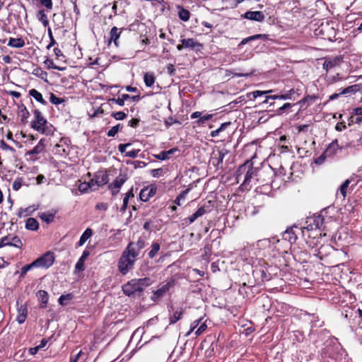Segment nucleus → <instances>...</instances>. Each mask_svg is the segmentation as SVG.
Returning a JSON list of instances; mask_svg holds the SVG:
<instances>
[{"mask_svg":"<svg viewBox=\"0 0 362 362\" xmlns=\"http://www.w3.org/2000/svg\"><path fill=\"white\" fill-rule=\"evenodd\" d=\"M270 170H258L252 167V164H248V163H245L243 165H240L237 171V179H240V176L245 173L244 177V180L240 185L242 189H249L250 187L249 185L252 179H256L257 182L259 183L267 182V180L265 178L262 179V176L265 174H270Z\"/></svg>","mask_w":362,"mask_h":362,"instance_id":"f257e3e1","label":"nucleus"},{"mask_svg":"<svg viewBox=\"0 0 362 362\" xmlns=\"http://www.w3.org/2000/svg\"><path fill=\"white\" fill-rule=\"evenodd\" d=\"M152 283L153 281L149 277L133 279L123 285L122 291L128 296L139 295Z\"/></svg>","mask_w":362,"mask_h":362,"instance_id":"f03ea898","label":"nucleus"},{"mask_svg":"<svg viewBox=\"0 0 362 362\" xmlns=\"http://www.w3.org/2000/svg\"><path fill=\"white\" fill-rule=\"evenodd\" d=\"M137 257L136 255L132 254V252L127 247L124 249L118 261V269L122 275L127 274L134 268Z\"/></svg>","mask_w":362,"mask_h":362,"instance_id":"7ed1b4c3","label":"nucleus"},{"mask_svg":"<svg viewBox=\"0 0 362 362\" xmlns=\"http://www.w3.org/2000/svg\"><path fill=\"white\" fill-rule=\"evenodd\" d=\"M175 284V280L173 278L168 279L164 285L153 292L151 299L154 302L158 301L162 297L169 292L170 289L173 288Z\"/></svg>","mask_w":362,"mask_h":362,"instance_id":"20e7f679","label":"nucleus"},{"mask_svg":"<svg viewBox=\"0 0 362 362\" xmlns=\"http://www.w3.org/2000/svg\"><path fill=\"white\" fill-rule=\"evenodd\" d=\"M35 120L32 122V127L40 133H45L47 120L42 115L39 110L34 111Z\"/></svg>","mask_w":362,"mask_h":362,"instance_id":"39448f33","label":"nucleus"},{"mask_svg":"<svg viewBox=\"0 0 362 362\" xmlns=\"http://www.w3.org/2000/svg\"><path fill=\"white\" fill-rule=\"evenodd\" d=\"M54 262V257L52 253L47 252L35 259L33 263L35 267L49 268Z\"/></svg>","mask_w":362,"mask_h":362,"instance_id":"423d86ee","label":"nucleus"},{"mask_svg":"<svg viewBox=\"0 0 362 362\" xmlns=\"http://www.w3.org/2000/svg\"><path fill=\"white\" fill-rule=\"evenodd\" d=\"M4 246H13L21 248L23 246V243L18 236L9 235L2 238L0 240V247Z\"/></svg>","mask_w":362,"mask_h":362,"instance_id":"0eeeda50","label":"nucleus"},{"mask_svg":"<svg viewBox=\"0 0 362 362\" xmlns=\"http://www.w3.org/2000/svg\"><path fill=\"white\" fill-rule=\"evenodd\" d=\"M127 175L119 174L113 181V182L108 186L113 196L116 195L119 192L121 187L127 181Z\"/></svg>","mask_w":362,"mask_h":362,"instance_id":"6e6552de","label":"nucleus"},{"mask_svg":"<svg viewBox=\"0 0 362 362\" xmlns=\"http://www.w3.org/2000/svg\"><path fill=\"white\" fill-rule=\"evenodd\" d=\"M342 62L341 56H336L334 57H329L325 59L323 63V69L327 72L332 68L339 66Z\"/></svg>","mask_w":362,"mask_h":362,"instance_id":"1a4fd4ad","label":"nucleus"},{"mask_svg":"<svg viewBox=\"0 0 362 362\" xmlns=\"http://www.w3.org/2000/svg\"><path fill=\"white\" fill-rule=\"evenodd\" d=\"M45 139H42L33 149L26 152L25 156H29V158L30 160H36V157H35L34 156H36L42 153L45 150Z\"/></svg>","mask_w":362,"mask_h":362,"instance_id":"9d476101","label":"nucleus"},{"mask_svg":"<svg viewBox=\"0 0 362 362\" xmlns=\"http://www.w3.org/2000/svg\"><path fill=\"white\" fill-rule=\"evenodd\" d=\"M145 247V241L139 238L136 243L130 242L127 248L132 252V254L139 256L140 251Z\"/></svg>","mask_w":362,"mask_h":362,"instance_id":"9b49d317","label":"nucleus"},{"mask_svg":"<svg viewBox=\"0 0 362 362\" xmlns=\"http://www.w3.org/2000/svg\"><path fill=\"white\" fill-rule=\"evenodd\" d=\"M122 29H119L117 27L112 28L110 32V38L108 40V45H110L112 42L114 43L115 47H119V38L121 35Z\"/></svg>","mask_w":362,"mask_h":362,"instance_id":"f8f14e48","label":"nucleus"},{"mask_svg":"<svg viewBox=\"0 0 362 362\" xmlns=\"http://www.w3.org/2000/svg\"><path fill=\"white\" fill-rule=\"evenodd\" d=\"M181 42L182 43V47L186 49L199 50L202 47V45L194 38L182 39Z\"/></svg>","mask_w":362,"mask_h":362,"instance_id":"ddd939ff","label":"nucleus"},{"mask_svg":"<svg viewBox=\"0 0 362 362\" xmlns=\"http://www.w3.org/2000/svg\"><path fill=\"white\" fill-rule=\"evenodd\" d=\"M243 18L251 20V21H255L258 22H262L264 20V14L262 11H247L244 13L243 16Z\"/></svg>","mask_w":362,"mask_h":362,"instance_id":"4468645a","label":"nucleus"},{"mask_svg":"<svg viewBox=\"0 0 362 362\" xmlns=\"http://www.w3.org/2000/svg\"><path fill=\"white\" fill-rule=\"evenodd\" d=\"M156 189L153 187H145L139 193V197L141 201L147 202L149 199L156 194Z\"/></svg>","mask_w":362,"mask_h":362,"instance_id":"2eb2a0df","label":"nucleus"},{"mask_svg":"<svg viewBox=\"0 0 362 362\" xmlns=\"http://www.w3.org/2000/svg\"><path fill=\"white\" fill-rule=\"evenodd\" d=\"M108 175L104 172H97L94 175V182L96 187L103 186L108 182Z\"/></svg>","mask_w":362,"mask_h":362,"instance_id":"dca6fc26","label":"nucleus"},{"mask_svg":"<svg viewBox=\"0 0 362 362\" xmlns=\"http://www.w3.org/2000/svg\"><path fill=\"white\" fill-rule=\"evenodd\" d=\"M17 313L16 321L19 324H23L25 321L28 315L27 306L25 305H21L18 308Z\"/></svg>","mask_w":362,"mask_h":362,"instance_id":"f3484780","label":"nucleus"},{"mask_svg":"<svg viewBox=\"0 0 362 362\" xmlns=\"http://www.w3.org/2000/svg\"><path fill=\"white\" fill-rule=\"evenodd\" d=\"M283 240L289 242L291 244L295 243L297 240V235L293 231V228H287L282 234Z\"/></svg>","mask_w":362,"mask_h":362,"instance_id":"a211bd4d","label":"nucleus"},{"mask_svg":"<svg viewBox=\"0 0 362 362\" xmlns=\"http://www.w3.org/2000/svg\"><path fill=\"white\" fill-rule=\"evenodd\" d=\"M90 255V252L88 250L86 249L81 257L77 261L75 265V271L76 272H81L84 270V262L86 258Z\"/></svg>","mask_w":362,"mask_h":362,"instance_id":"6ab92c4d","label":"nucleus"},{"mask_svg":"<svg viewBox=\"0 0 362 362\" xmlns=\"http://www.w3.org/2000/svg\"><path fill=\"white\" fill-rule=\"evenodd\" d=\"M339 149V146L338 144L337 139L332 141V143L329 144L327 147L325 152L328 156V157L332 158L335 156L337 153V151Z\"/></svg>","mask_w":362,"mask_h":362,"instance_id":"aec40b11","label":"nucleus"},{"mask_svg":"<svg viewBox=\"0 0 362 362\" xmlns=\"http://www.w3.org/2000/svg\"><path fill=\"white\" fill-rule=\"evenodd\" d=\"M300 94L297 90L293 88L286 91L284 93L279 94V100H296L299 97Z\"/></svg>","mask_w":362,"mask_h":362,"instance_id":"412c9836","label":"nucleus"},{"mask_svg":"<svg viewBox=\"0 0 362 362\" xmlns=\"http://www.w3.org/2000/svg\"><path fill=\"white\" fill-rule=\"evenodd\" d=\"M179 150L177 148H173L168 151H163L160 152L158 154L155 155V157L160 160H165L169 159L175 152H177Z\"/></svg>","mask_w":362,"mask_h":362,"instance_id":"4be33fe9","label":"nucleus"},{"mask_svg":"<svg viewBox=\"0 0 362 362\" xmlns=\"http://www.w3.org/2000/svg\"><path fill=\"white\" fill-rule=\"evenodd\" d=\"M37 296L38 298L39 301L41 303L40 308H46L49 300L48 293L44 290H40L37 293Z\"/></svg>","mask_w":362,"mask_h":362,"instance_id":"5701e85b","label":"nucleus"},{"mask_svg":"<svg viewBox=\"0 0 362 362\" xmlns=\"http://www.w3.org/2000/svg\"><path fill=\"white\" fill-rule=\"evenodd\" d=\"M93 235L92 229L88 228L85 230V231L81 235L79 241L76 243V247H81L84 245L88 239H89Z\"/></svg>","mask_w":362,"mask_h":362,"instance_id":"b1692460","label":"nucleus"},{"mask_svg":"<svg viewBox=\"0 0 362 362\" xmlns=\"http://www.w3.org/2000/svg\"><path fill=\"white\" fill-rule=\"evenodd\" d=\"M8 46L14 47V48H21L25 45V41L21 37L19 38H13L10 37L8 39Z\"/></svg>","mask_w":362,"mask_h":362,"instance_id":"393cba45","label":"nucleus"},{"mask_svg":"<svg viewBox=\"0 0 362 362\" xmlns=\"http://www.w3.org/2000/svg\"><path fill=\"white\" fill-rule=\"evenodd\" d=\"M183 315L182 308L177 309L173 315H170L169 317V325H173L176 323L178 320H180Z\"/></svg>","mask_w":362,"mask_h":362,"instance_id":"a878e982","label":"nucleus"},{"mask_svg":"<svg viewBox=\"0 0 362 362\" xmlns=\"http://www.w3.org/2000/svg\"><path fill=\"white\" fill-rule=\"evenodd\" d=\"M177 10H178V13H177L178 17L180 18V20L186 22L189 19L190 13L187 9L184 8L181 6H178Z\"/></svg>","mask_w":362,"mask_h":362,"instance_id":"bb28decb","label":"nucleus"},{"mask_svg":"<svg viewBox=\"0 0 362 362\" xmlns=\"http://www.w3.org/2000/svg\"><path fill=\"white\" fill-rule=\"evenodd\" d=\"M29 95L42 105H47V102L44 100L42 95L36 89L33 88L30 90Z\"/></svg>","mask_w":362,"mask_h":362,"instance_id":"cd10ccee","label":"nucleus"},{"mask_svg":"<svg viewBox=\"0 0 362 362\" xmlns=\"http://www.w3.org/2000/svg\"><path fill=\"white\" fill-rule=\"evenodd\" d=\"M32 74L35 76L40 78V79L45 81H47V73L45 71L42 70V68L39 66L35 67L32 71Z\"/></svg>","mask_w":362,"mask_h":362,"instance_id":"c85d7f7f","label":"nucleus"},{"mask_svg":"<svg viewBox=\"0 0 362 362\" xmlns=\"http://www.w3.org/2000/svg\"><path fill=\"white\" fill-rule=\"evenodd\" d=\"M144 81L146 86L152 87L155 83L156 77L152 72H147L144 74Z\"/></svg>","mask_w":362,"mask_h":362,"instance_id":"c756f323","label":"nucleus"},{"mask_svg":"<svg viewBox=\"0 0 362 362\" xmlns=\"http://www.w3.org/2000/svg\"><path fill=\"white\" fill-rule=\"evenodd\" d=\"M25 228L30 230H37L39 228V223L35 218H28L26 221Z\"/></svg>","mask_w":362,"mask_h":362,"instance_id":"7c9ffc66","label":"nucleus"},{"mask_svg":"<svg viewBox=\"0 0 362 362\" xmlns=\"http://www.w3.org/2000/svg\"><path fill=\"white\" fill-rule=\"evenodd\" d=\"M192 185L190 184L189 186H188V188L186 189L185 190L182 191L177 197L176 199H175L174 201V203L177 205V206H180L181 205V200L182 199H185L187 195V194L189 193V192L192 189Z\"/></svg>","mask_w":362,"mask_h":362,"instance_id":"2f4dec72","label":"nucleus"},{"mask_svg":"<svg viewBox=\"0 0 362 362\" xmlns=\"http://www.w3.org/2000/svg\"><path fill=\"white\" fill-rule=\"evenodd\" d=\"M337 343L334 339H330L327 340L325 342L326 347L325 348V350L323 351V353L325 356L328 357H333V352L330 350L329 347L333 346L334 345H336Z\"/></svg>","mask_w":362,"mask_h":362,"instance_id":"473e14b6","label":"nucleus"},{"mask_svg":"<svg viewBox=\"0 0 362 362\" xmlns=\"http://www.w3.org/2000/svg\"><path fill=\"white\" fill-rule=\"evenodd\" d=\"M56 213L43 212L41 213L39 217L45 223H50L54 221Z\"/></svg>","mask_w":362,"mask_h":362,"instance_id":"72a5a7b5","label":"nucleus"},{"mask_svg":"<svg viewBox=\"0 0 362 362\" xmlns=\"http://www.w3.org/2000/svg\"><path fill=\"white\" fill-rule=\"evenodd\" d=\"M325 218L322 216L318 215L313 218V225L315 228L321 230L324 223ZM325 230V228H322Z\"/></svg>","mask_w":362,"mask_h":362,"instance_id":"f704fd0d","label":"nucleus"},{"mask_svg":"<svg viewBox=\"0 0 362 362\" xmlns=\"http://www.w3.org/2000/svg\"><path fill=\"white\" fill-rule=\"evenodd\" d=\"M267 38V35H263V34H257V35H252V36H250L248 37H246V38H244L241 42H240V45H245L252 40H259V39H266Z\"/></svg>","mask_w":362,"mask_h":362,"instance_id":"c9c22d12","label":"nucleus"},{"mask_svg":"<svg viewBox=\"0 0 362 362\" xmlns=\"http://www.w3.org/2000/svg\"><path fill=\"white\" fill-rule=\"evenodd\" d=\"M37 19L43 24L45 27L49 25V21L47 19V16L43 10H40L37 12Z\"/></svg>","mask_w":362,"mask_h":362,"instance_id":"e433bc0d","label":"nucleus"},{"mask_svg":"<svg viewBox=\"0 0 362 362\" xmlns=\"http://www.w3.org/2000/svg\"><path fill=\"white\" fill-rule=\"evenodd\" d=\"M19 116L21 117V120L23 124H25L27 122V119L29 117L30 113L25 107H22L19 110L18 112Z\"/></svg>","mask_w":362,"mask_h":362,"instance_id":"4c0bfd02","label":"nucleus"},{"mask_svg":"<svg viewBox=\"0 0 362 362\" xmlns=\"http://www.w3.org/2000/svg\"><path fill=\"white\" fill-rule=\"evenodd\" d=\"M203 318L200 317L191 323L189 330L185 334V337H189L197 328L202 321Z\"/></svg>","mask_w":362,"mask_h":362,"instance_id":"58836bf2","label":"nucleus"},{"mask_svg":"<svg viewBox=\"0 0 362 362\" xmlns=\"http://www.w3.org/2000/svg\"><path fill=\"white\" fill-rule=\"evenodd\" d=\"M72 298H73V295L71 293L62 295L58 299V303L61 305L64 306V305H67V301L72 300Z\"/></svg>","mask_w":362,"mask_h":362,"instance_id":"ea45409f","label":"nucleus"},{"mask_svg":"<svg viewBox=\"0 0 362 362\" xmlns=\"http://www.w3.org/2000/svg\"><path fill=\"white\" fill-rule=\"evenodd\" d=\"M160 248V247L159 243H153L151 245V250L148 253V257L151 259L153 258L157 254V252L159 251Z\"/></svg>","mask_w":362,"mask_h":362,"instance_id":"a19ab883","label":"nucleus"},{"mask_svg":"<svg viewBox=\"0 0 362 362\" xmlns=\"http://www.w3.org/2000/svg\"><path fill=\"white\" fill-rule=\"evenodd\" d=\"M351 183V180L349 179L346 180L340 186L339 190L341 194L343 196L344 198L346 196V190L347 188Z\"/></svg>","mask_w":362,"mask_h":362,"instance_id":"79ce46f5","label":"nucleus"},{"mask_svg":"<svg viewBox=\"0 0 362 362\" xmlns=\"http://www.w3.org/2000/svg\"><path fill=\"white\" fill-rule=\"evenodd\" d=\"M317 97L315 95H307L302 100H299L298 104L303 105L304 103H308V105H310L311 103H314Z\"/></svg>","mask_w":362,"mask_h":362,"instance_id":"37998d69","label":"nucleus"},{"mask_svg":"<svg viewBox=\"0 0 362 362\" xmlns=\"http://www.w3.org/2000/svg\"><path fill=\"white\" fill-rule=\"evenodd\" d=\"M122 129V125L120 124H117L116 126L112 127L107 132V135L110 137L115 136L118 132Z\"/></svg>","mask_w":362,"mask_h":362,"instance_id":"c03bdc74","label":"nucleus"},{"mask_svg":"<svg viewBox=\"0 0 362 362\" xmlns=\"http://www.w3.org/2000/svg\"><path fill=\"white\" fill-rule=\"evenodd\" d=\"M212 114H206L203 116L201 115L200 118L196 122L198 126L204 125L206 121L212 119Z\"/></svg>","mask_w":362,"mask_h":362,"instance_id":"a18cd8bd","label":"nucleus"},{"mask_svg":"<svg viewBox=\"0 0 362 362\" xmlns=\"http://www.w3.org/2000/svg\"><path fill=\"white\" fill-rule=\"evenodd\" d=\"M34 267H35L33 262L30 264H26V265L23 266L21 270L20 277L21 278L24 277V276L26 274V273Z\"/></svg>","mask_w":362,"mask_h":362,"instance_id":"49530a36","label":"nucleus"},{"mask_svg":"<svg viewBox=\"0 0 362 362\" xmlns=\"http://www.w3.org/2000/svg\"><path fill=\"white\" fill-rule=\"evenodd\" d=\"M49 101L54 105H59L64 103V100L56 96L54 93H50Z\"/></svg>","mask_w":362,"mask_h":362,"instance_id":"de8ad7c7","label":"nucleus"},{"mask_svg":"<svg viewBox=\"0 0 362 362\" xmlns=\"http://www.w3.org/2000/svg\"><path fill=\"white\" fill-rule=\"evenodd\" d=\"M111 116L117 120H123L127 117V115L123 111H119V112H112L111 114Z\"/></svg>","mask_w":362,"mask_h":362,"instance_id":"09e8293b","label":"nucleus"},{"mask_svg":"<svg viewBox=\"0 0 362 362\" xmlns=\"http://www.w3.org/2000/svg\"><path fill=\"white\" fill-rule=\"evenodd\" d=\"M23 178L18 177L13 182V189L15 191H18L23 185Z\"/></svg>","mask_w":362,"mask_h":362,"instance_id":"8fccbe9b","label":"nucleus"},{"mask_svg":"<svg viewBox=\"0 0 362 362\" xmlns=\"http://www.w3.org/2000/svg\"><path fill=\"white\" fill-rule=\"evenodd\" d=\"M90 185L88 184L87 182H81V184H79L78 185V190L81 192V193H87L89 192L90 190Z\"/></svg>","mask_w":362,"mask_h":362,"instance_id":"3c124183","label":"nucleus"},{"mask_svg":"<svg viewBox=\"0 0 362 362\" xmlns=\"http://www.w3.org/2000/svg\"><path fill=\"white\" fill-rule=\"evenodd\" d=\"M150 173L153 177H160L163 176L164 173V170L162 168L152 169Z\"/></svg>","mask_w":362,"mask_h":362,"instance_id":"603ef678","label":"nucleus"},{"mask_svg":"<svg viewBox=\"0 0 362 362\" xmlns=\"http://www.w3.org/2000/svg\"><path fill=\"white\" fill-rule=\"evenodd\" d=\"M356 85L348 86V87L342 89L339 92V94L346 95V94L352 93L356 91Z\"/></svg>","mask_w":362,"mask_h":362,"instance_id":"864d4df0","label":"nucleus"},{"mask_svg":"<svg viewBox=\"0 0 362 362\" xmlns=\"http://www.w3.org/2000/svg\"><path fill=\"white\" fill-rule=\"evenodd\" d=\"M206 327H207V326L205 324V322H201L198 328L195 330L194 334H195L196 337L201 335L206 329Z\"/></svg>","mask_w":362,"mask_h":362,"instance_id":"5fc2aeb1","label":"nucleus"},{"mask_svg":"<svg viewBox=\"0 0 362 362\" xmlns=\"http://www.w3.org/2000/svg\"><path fill=\"white\" fill-rule=\"evenodd\" d=\"M45 64H47V67L49 69H53L58 70V71H63L64 69V68H62V67H59V66L55 65L54 64V62L49 59H47L45 62Z\"/></svg>","mask_w":362,"mask_h":362,"instance_id":"6e6d98bb","label":"nucleus"},{"mask_svg":"<svg viewBox=\"0 0 362 362\" xmlns=\"http://www.w3.org/2000/svg\"><path fill=\"white\" fill-rule=\"evenodd\" d=\"M291 107H292V105L291 103H284L281 107H280L276 110V114L282 115L286 110L291 108Z\"/></svg>","mask_w":362,"mask_h":362,"instance_id":"4d7b16f0","label":"nucleus"},{"mask_svg":"<svg viewBox=\"0 0 362 362\" xmlns=\"http://www.w3.org/2000/svg\"><path fill=\"white\" fill-rule=\"evenodd\" d=\"M327 157H328V156L325 152H324L322 155L315 159V163L317 165H322L325 161Z\"/></svg>","mask_w":362,"mask_h":362,"instance_id":"13d9d810","label":"nucleus"},{"mask_svg":"<svg viewBox=\"0 0 362 362\" xmlns=\"http://www.w3.org/2000/svg\"><path fill=\"white\" fill-rule=\"evenodd\" d=\"M124 100H123V95H122L121 98H110L109 99V102L112 103H116L119 106H124Z\"/></svg>","mask_w":362,"mask_h":362,"instance_id":"bf43d9fd","label":"nucleus"},{"mask_svg":"<svg viewBox=\"0 0 362 362\" xmlns=\"http://www.w3.org/2000/svg\"><path fill=\"white\" fill-rule=\"evenodd\" d=\"M34 209H31V207H28L26 209H19V211L18 213V216L19 217H22V216H27L28 214L32 211H33Z\"/></svg>","mask_w":362,"mask_h":362,"instance_id":"052dcab7","label":"nucleus"},{"mask_svg":"<svg viewBox=\"0 0 362 362\" xmlns=\"http://www.w3.org/2000/svg\"><path fill=\"white\" fill-rule=\"evenodd\" d=\"M272 90H267V91H262V90H255L252 93L253 98H257V97L266 95L269 93H272Z\"/></svg>","mask_w":362,"mask_h":362,"instance_id":"680f3d73","label":"nucleus"},{"mask_svg":"<svg viewBox=\"0 0 362 362\" xmlns=\"http://www.w3.org/2000/svg\"><path fill=\"white\" fill-rule=\"evenodd\" d=\"M0 147L5 151H11L12 152L15 151V149L12 146L8 145L4 140L1 141Z\"/></svg>","mask_w":362,"mask_h":362,"instance_id":"e2e57ef3","label":"nucleus"},{"mask_svg":"<svg viewBox=\"0 0 362 362\" xmlns=\"http://www.w3.org/2000/svg\"><path fill=\"white\" fill-rule=\"evenodd\" d=\"M40 4L47 9H52V0H38Z\"/></svg>","mask_w":362,"mask_h":362,"instance_id":"0e129e2a","label":"nucleus"},{"mask_svg":"<svg viewBox=\"0 0 362 362\" xmlns=\"http://www.w3.org/2000/svg\"><path fill=\"white\" fill-rule=\"evenodd\" d=\"M139 152V150L134 149V150L126 152L125 156L132 158H135L137 157Z\"/></svg>","mask_w":362,"mask_h":362,"instance_id":"69168bd1","label":"nucleus"},{"mask_svg":"<svg viewBox=\"0 0 362 362\" xmlns=\"http://www.w3.org/2000/svg\"><path fill=\"white\" fill-rule=\"evenodd\" d=\"M122 95H123V100H124L131 99L133 101H138L139 100H140V96L139 95L131 96V95H129L128 94H122Z\"/></svg>","mask_w":362,"mask_h":362,"instance_id":"338daca9","label":"nucleus"},{"mask_svg":"<svg viewBox=\"0 0 362 362\" xmlns=\"http://www.w3.org/2000/svg\"><path fill=\"white\" fill-rule=\"evenodd\" d=\"M194 213L197 216L200 217L206 213V209L204 206H201Z\"/></svg>","mask_w":362,"mask_h":362,"instance_id":"774afa93","label":"nucleus"}]
</instances>
